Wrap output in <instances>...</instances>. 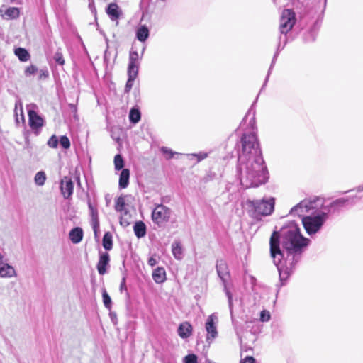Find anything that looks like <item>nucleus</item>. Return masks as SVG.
<instances>
[{"label": "nucleus", "mask_w": 363, "mask_h": 363, "mask_svg": "<svg viewBox=\"0 0 363 363\" xmlns=\"http://www.w3.org/2000/svg\"><path fill=\"white\" fill-rule=\"evenodd\" d=\"M309 242L301 235L300 228L295 223L282 228L281 235L274 231L271 235L270 255L279 271L281 285L294 272Z\"/></svg>", "instance_id": "1"}, {"label": "nucleus", "mask_w": 363, "mask_h": 363, "mask_svg": "<svg viewBox=\"0 0 363 363\" xmlns=\"http://www.w3.org/2000/svg\"><path fill=\"white\" fill-rule=\"evenodd\" d=\"M238 152V175L240 184L245 188L257 187L265 184L268 172L262 157L257 135L244 133Z\"/></svg>", "instance_id": "2"}, {"label": "nucleus", "mask_w": 363, "mask_h": 363, "mask_svg": "<svg viewBox=\"0 0 363 363\" xmlns=\"http://www.w3.org/2000/svg\"><path fill=\"white\" fill-rule=\"evenodd\" d=\"M323 206V199L322 198L306 199L294 206L289 213L291 216H297L303 218L306 216V214H313L314 211L320 208Z\"/></svg>", "instance_id": "3"}, {"label": "nucleus", "mask_w": 363, "mask_h": 363, "mask_svg": "<svg viewBox=\"0 0 363 363\" xmlns=\"http://www.w3.org/2000/svg\"><path fill=\"white\" fill-rule=\"evenodd\" d=\"M356 194L350 195L347 197H343L338 199H336L331 202L329 205H324L321 207L328 215L330 213H335V212L339 211L342 208L347 207L348 206H352L357 203L360 201L363 196L359 195L362 192H363V184L359 186L356 189Z\"/></svg>", "instance_id": "4"}, {"label": "nucleus", "mask_w": 363, "mask_h": 363, "mask_svg": "<svg viewBox=\"0 0 363 363\" xmlns=\"http://www.w3.org/2000/svg\"><path fill=\"white\" fill-rule=\"evenodd\" d=\"M328 218V213L323 209L322 211L315 216L308 215L302 218V223L309 235H312L318 232L324 223Z\"/></svg>", "instance_id": "5"}, {"label": "nucleus", "mask_w": 363, "mask_h": 363, "mask_svg": "<svg viewBox=\"0 0 363 363\" xmlns=\"http://www.w3.org/2000/svg\"><path fill=\"white\" fill-rule=\"evenodd\" d=\"M247 205L252 208L255 217L266 216L270 215L274 209V199L269 198L267 199H263L261 200H250L247 199Z\"/></svg>", "instance_id": "6"}, {"label": "nucleus", "mask_w": 363, "mask_h": 363, "mask_svg": "<svg viewBox=\"0 0 363 363\" xmlns=\"http://www.w3.org/2000/svg\"><path fill=\"white\" fill-rule=\"evenodd\" d=\"M216 267L217 274L222 281V284L223 286V290L225 293L226 296L228 297V305H229L230 312H232L233 295L228 288V281L230 279V272L228 270L227 263L223 259L218 260Z\"/></svg>", "instance_id": "7"}, {"label": "nucleus", "mask_w": 363, "mask_h": 363, "mask_svg": "<svg viewBox=\"0 0 363 363\" xmlns=\"http://www.w3.org/2000/svg\"><path fill=\"white\" fill-rule=\"evenodd\" d=\"M4 248L0 247V278L11 279L17 277V272L13 266L8 262Z\"/></svg>", "instance_id": "8"}, {"label": "nucleus", "mask_w": 363, "mask_h": 363, "mask_svg": "<svg viewBox=\"0 0 363 363\" xmlns=\"http://www.w3.org/2000/svg\"><path fill=\"white\" fill-rule=\"evenodd\" d=\"M28 116L29 125L35 132L44 125V119L37 113L38 106L35 104H30L26 106Z\"/></svg>", "instance_id": "9"}, {"label": "nucleus", "mask_w": 363, "mask_h": 363, "mask_svg": "<svg viewBox=\"0 0 363 363\" xmlns=\"http://www.w3.org/2000/svg\"><path fill=\"white\" fill-rule=\"evenodd\" d=\"M296 18L295 13L291 9H284L281 16L279 30L281 34L286 35L291 30L295 24Z\"/></svg>", "instance_id": "10"}, {"label": "nucleus", "mask_w": 363, "mask_h": 363, "mask_svg": "<svg viewBox=\"0 0 363 363\" xmlns=\"http://www.w3.org/2000/svg\"><path fill=\"white\" fill-rule=\"evenodd\" d=\"M171 216V210L168 207L159 204L152 212V219L158 225L167 222Z\"/></svg>", "instance_id": "11"}, {"label": "nucleus", "mask_w": 363, "mask_h": 363, "mask_svg": "<svg viewBox=\"0 0 363 363\" xmlns=\"http://www.w3.org/2000/svg\"><path fill=\"white\" fill-rule=\"evenodd\" d=\"M218 318L216 313H212L210 315L206 321L205 329L207 332L206 341L208 343H211L212 341L218 336Z\"/></svg>", "instance_id": "12"}, {"label": "nucleus", "mask_w": 363, "mask_h": 363, "mask_svg": "<svg viewBox=\"0 0 363 363\" xmlns=\"http://www.w3.org/2000/svg\"><path fill=\"white\" fill-rule=\"evenodd\" d=\"M145 48L143 47L141 55L140 56L137 50H134L133 48L129 53L128 71L138 72L140 66V60L142 58Z\"/></svg>", "instance_id": "13"}, {"label": "nucleus", "mask_w": 363, "mask_h": 363, "mask_svg": "<svg viewBox=\"0 0 363 363\" xmlns=\"http://www.w3.org/2000/svg\"><path fill=\"white\" fill-rule=\"evenodd\" d=\"M20 16V9L16 7H8L2 5L0 7V16L4 20L16 19Z\"/></svg>", "instance_id": "14"}, {"label": "nucleus", "mask_w": 363, "mask_h": 363, "mask_svg": "<svg viewBox=\"0 0 363 363\" xmlns=\"http://www.w3.org/2000/svg\"><path fill=\"white\" fill-rule=\"evenodd\" d=\"M74 183L72 178L64 177L61 179L60 190L65 199L69 198L73 194Z\"/></svg>", "instance_id": "15"}, {"label": "nucleus", "mask_w": 363, "mask_h": 363, "mask_svg": "<svg viewBox=\"0 0 363 363\" xmlns=\"http://www.w3.org/2000/svg\"><path fill=\"white\" fill-rule=\"evenodd\" d=\"M106 12L110 19L112 21H116L118 25V19L122 15V10L119 8L118 4L116 3L109 4L106 9Z\"/></svg>", "instance_id": "16"}, {"label": "nucleus", "mask_w": 363, "mask_h": 363, "mask_svg": "<svg viewBox=\"0 0 363 363\" xmlns=\"http://www.w3.org/2000/svg\"><path fill=\"white\" fill-rule=\"evenodd\" d=\"M110 262V256L107 252L99 253V260L97 263V270L100 275H104L106 273V267Z\"/></svg>", "instance_id": "17"}, {"label": "nucleus", "mask_w": 363, "mask_h": 363, "mask_svg": "<svg viewBox=\"0 0 363 363\" xmlns=\"http://www.w3.org/2000/svg\"><path fill=\"white\" fill-rule=\"evenodd\" d=\"M192 333V326L188 322L181 323L178 328V335L180 337L185 339L191 336Z\"/></svg>", "instance_id": "18"}, {"label": "nucleus", "mask_w": 363, "mask_h": 363, "mask_svg": "<svg viewBox=\"0 0 363 363\" xmlns=\"http://www.w3.org/2000/svg\"><path fill=\"white\" fill-rule=\"evenodd\" d=\"M70 240L77 244L80 242L83 238V230L82 228L77 227L71 230L69 234Z\"/></svg>", "instance_id": "19"}, {"label": "nucleus", "mask_w": 363, "mask_h": 363, "mask_svg": "<svg viewBox=\"0 0 363 363\" xmlns=\"http://www.w3.org/2000/svg\"><path fill=\"white\" fill-rule=\"evenodd\" d=\"M152 279L157 284H162L166 280V272L164 268L157 267L152 272Z\"/></svg>", "instance_id": "20"}, {"label": "nucleus", "mask_w": 363, "mask_h": 363, "mask_svg": "<svg viewBox=\"0 0 363 363\" xmlns=\"http://www.w3.org/2000/svg\"><path fill=\"white\" fill-rule=\"evenodd\" d=\"M130 170L128 169H123L119 177V188L125 189L129 184Z\"/></svg>", "instance_id": "21"}, {"label": "nucleus", "mask_w": 363, "mask_h": 363, "mask_svg": "<svg viewBox=\"0 0 363 363\" xmlns=\"http://www.w3.org/2000/svg\"><path fill=\"white\" fill-rule=\"evenodd\" d=\"M133 230L137 238H143L146 234V226L143 221H138L133 226Z\"/></svg>", "instance_id": "22"}, {"label": "nucleus", "mask_w": 363, "mask_h": 363, "mask_svg": "<svg viewBox=\"0 0 363 363\" xmlns=\"http://www.w3.org/2000/svg\"><path fill=\"white\" fill-rule=\"evenodd\" d=\"M172 252L174 258L181 260L183 257V249L179 242H174L172 244Z\"/></svg>", "instance_id": "23"}, {"label": "nucleus", "mask_w": 363, "mask_h": 363, "mask_svg": "<svg viewBox=\"0 0 363 363\" xmlns=\"http://www.w3.org/2000/svg\"><path fill=\"white\" fill-rule=\"evenodd\" d=\"M149 30L145 26H141L136 32V37L138 40L145 42L149 37Z\"/></svg>", "instance_id": "24"}, {"label": "nucleus", "mask_w": 363, "mask_h": 363, "mask_svg": "<svg viewBox=\"0 0 363 363\" xmlns=\"http://www.w3.org/2000/svg\"><path fill=\"white\" fill-rule=\"evenodd\" d=\"M14 53L21 62H27L30 57L29 52L23 48H16Z\"/></svg>", "instance_id": "25"}, {"label": "nucleus", "mask_w": 363, "mask_h": 363, "mask_svg": "<svg viewBox=\"0 0 363 363\" xmlns=\"http://www.w3.org/2000/svg\"><path fill=\"white\" fill-rule=\"evenodd\" d=\"M138 72L128 71V81L126 82L125 87V91L126 93L130 92V91L131 90V89L134 84V81L136 79V77H138Z\"/></svg>", "instance_id": "26"}, {"label": "nucleus", "mask_w": 363, "mask_h": 363, "mask_svg": "<svg viewBox=\"0 0 363 363\" xmlns=\"http://www.w3.org/2000/svg\"><path fill=\"white\" fill-rule=\"evenodd\" d=\"M102 245L106 250H111L113 247L112 235L110 232H106L104 235Z\"/></svg>", "instance_id": "27"}, {"label": "nucleus", "mask_w": 363, "mask_h": 363, "mask_svg": "<svg viewBox=\"0 0 363 363\" xmlns=\"http://www.w3.org/2000/svg\"><path fill=\"white\" fill-rule=\"evenodd\" d=\"M115 210L121 213H124L125 214L127 213V210L125 208V199L123 197L120 196L116 200Z\"/></svg>", "instance_id": "28"}, {"label": "nucleus", "mask_w": 363, "mask_h": 363, "mask_svg": "<svg viewBox=\"0 0 363 363\" xmlns=\"http://www.w3.org/2000/svg\"><path fill=\"white\" fill-rule=\"evenodd\" d=\"M46 179L47 177L45 173L43 171H40L35 174L34 182L37 186H42L45 184Z\"/></svg>", "instance_id": "29"}, {"label": "nucleus", "mask_w": 363, "mask_h": 363, "mask_svg": "<svg viewBox=\"0 0 363 363\" xmlns=\"http://www.w3.org/2000/svg\"><path fill=\"white\" fill-rule=\"evenodd\" d=\"M140 117H141L140 112L138 109L132 108L130 111L129 119L131 123H137L140 120Z\"/></svg>", "instance_id": "30"}, {"label": "nucleus", "mask_w": 363, "mask_h": 363, "mask_svg": "<svg viewBox=\"0 0 363 363\" xmlns=\"http://www.w3.org/2000/svg\"><path fill=\"white\" fill-rule=\"evenodd\" d=\"M114 167L115 169L118 171L123 169L124 160L119 154L116 155L114 157Z\"/></svg>", "instance_id": "31"}, {"label": "nucleus", "mask_w": 363, "mask_h": 363, "mask_svg": "<svg viewBox=\"0 0 363 363\" xmlns=\"http://www.w3.org/2000/svg\"><path fill=\"white\" fill-rule=\"evenodd\" d=\"M102 298H103V302H104V306L107 309H111V298L109 296V295L107 294L106 290L103 291Z\"/></svg>", "instance_id": "32"}, {"label": "nucleus", "mask_w": 363, "mask_h": 363, "mask_svg": "<svg viewBox=\"0 0 363 363\" xmlns=\"http://www.w3.org/2000/svg\"><path fill=\"white\" fill-rule=\"evenodd\" d=\"M283 48H284V46H283L281 48H280V44H279L278 47H277V50L276 53H275V54H274V57H273V60H272V62L271 66H270L269 69L268 73H267V78H266V79H265V82H264V84H263V86H262V87H264V86L266 85V84H267V81H268L269 76V74H270L271 70H272V67L274 66V64L275 63V61H276V60H277V56H278V55H279V50H280V49H283ZM262 89H263V88H262Z\"/></svg>", "instance_id": "33"}, {"label": "nucleus", "mask_w": 363, "mask_h": 363, "mask_svg": "<svg viewBox=\"0 0 363 363\" xmlns=\"http://www.w3.org/2000/svg\"><path fill=\"white\" fill-rule=\"evenodd\" d=\"M160 150L165 155L167 160L172 158L175 155H178L177 152L172 151V150L167 147H162Z\"/></svg>", "instance_id": "34"}, {"label": "nucleus", "mask_w": 363, "mask_h": 363, "mask_svg": "<svg viewBox=\"0 0 363 363\" xmlns=\"http://www.w3.org/2000/svg\"><path fill=\"white\" fill-rule=\"evenodd\" d=\"M87 204H88V207H89L91 218L98 217L97 208L95 206H94V205L91 203V199H89V196H88Z\"/></svg>", "instance_id": "35"}, {"label": "nucleus", "mask_w": 363, "mask_h": 363, "mask_svg": "<svg viewBox=\"0 0 363 363\" xmlns=\"http://www.w3.org/2000/svg\"><path fill=\"white\" fill-rule=\"evenodd\" d=\"M53 57H54V60L56 62V63H57L58 65H63L65 64V60H64L62 53L60 50H57L55 53Z\"/></svg>", "instance_id": "36"}, {"label": "nucleus", "mask_w": 363, "mask_h": 363, "mask_svg": "<svg viewBox=\"0 0 363 363\" xmlns=\"http://www.w3.org/2000/svg\"><path fill=\"white\" fill-rule=\"evenodd\" d=\"M59 143L64 149H68L70 147V141L65 135L60 137Z\"/></svg>", "instance_id": "37"}, {"label": "nucleus", "mask_w": 363, "mask_h": 363, "mask_svg": "<svg viewBox=\"0 0 363 363\" xmlns=\"http://www.w3.org/2000/svg\"><path fill=\"white\" fill-rule=\"evenodd\" d=\"M91 226L94 230V234L96 236L99 230V217L91 218Z\"/></svg>", "instance_id": "38"}, {"label": "nucleus", "mask_w": 363, "mask_h": 363, "mask_svg": "<svg viewBox=\"0 0 363 363\" xmlns=\"http://www.w3.org/2000/svg\"><path fill=\"white\" fill-rule=\"evenodd\" d=\"M58 143H59V141H58L57 138L55 135H52L48 140V145L50 147L55 148L57 147Z\"/></svg>", "instance_id": "39"}, {"label": "nucleus", "mask_w": 363, "mask_h": 363, "mask_svg": "<svg viewBox=\"0 0 363 363\" xmlns=\"http://www.w3.org/2000/svg\"><path fill=\"white\" fill-rule=\"evenodd\" d=\"M184 363H198L197 357L195 354H188L184 358Z\"/></svg>", "instance_id": "40"}, {"label": "nucleus", "mask_w": 363, "mask_h": 363, "mask_svg": "<svg viewBox=\"0 0 363 363\" xmlns=\"http://www.w3.org/2000/svg\"><path fill=\"white\" fill-rule=\"evenodd\" d=\"M38 69L35 65H30L25 70V75L28 77L31 74H35L37 72Z\"/></svg>", "instance_id": "41"}, {"label": "nucleus", "mask_w": 363, "mask_h": 363, "mask_svg": "<svg viewBox=\"0 0 363 363\" xmlns=\"http://www.w3.org/2000/svg\"><path fill=\"white\" fill-rule=\"evenodd\" d=\"M270 318V315L268 312H266L265 311H263L261 312L260 315V320L262 322L268 321Z\"/></svg>", "instance_id": "42"}, {"label": "nucleus", "mask_w": 363, "mask_h": 363, "mask_svg": "<svg viewBox=\"0 0 363 363\" xmlns=\"http://www.w3.org/2000/svg\"><path fill=\"white\" fill-rule=\"evenodd\" d=\"M120 291L121 292H123V291H128V289H127V286H126V278L125 277H123L122 278V280L121 281V284H120Z\"/></svg>", "instance_id": "43"}, {"label": "nucleus", "mask_w": 363, "mask_h": 363, "mask_svg": "<svg viewBox=\"0 0 363 363\" xmlns=\"http://www.w3.org/2000/svg\"><path fill=\"white\" fill-rule=\"evenodd\" d=\"M48 75H49V73L47 69H41V70H40L39 79H45L48 77Z\"/></svg>", "instance_id": "44"}, {"label": "nucleus", "mask_w": 363, "mask_h": 363, "mask_svg": "<svg viewBox=\"0 0 363 363\" xmlns=\"http://www.w3.org/2000/svg\"><path fill=\"white\" fill-rule=\"evenodd\" d=\"M193 155V156H194V157H198L197 161H198V162H199V161H201V160H202L205 159L206 157H207V155H207V153L201 152V153H199V154H198V155H196V154H194V155Z\"/></svg>", "instance_id": "45"}, {"label": "nucleus", "mask_w": 363, "mask_h": 363, "mask_svg": "<svg viewBox=\"0 0 363 363\" xmlns=\"http://www.w3.org/2000/svg\"><path fill=\"white\" fill-rule=\"evenodd\" d=\"M5 2L8 4H14L17 5L23 4V0H4Z\"/></svg>", "instance_id": "46"}, {"label": "nucleus", "mask_w": 363, "mask_h": 363, "mask_svg": "<svg viewBox=\"0 0 363 363\" xmlns=\"http://www.w3.org/2000/svg\"><path fill=\"white\" fill-rule=\"evenodd\" d=\"M148 264L151 267H154L155 265L157 264V260L156 259H155L154 257H151L148 259Z\"/></svg>", "instance_id": "47"}, {"label": "nucleus", "mask_w": 363, "mask_h": 363, "mask_svg": "<svg viewBox=\"0 0 363 363\" xmlns=\"http://www.w3.org/2000/svg\"><path fill=\"white\" fill-rule=\"evenodd\" d=\"M240 363H255V359L252 357H247L244 360L241 361Z\"/></svg>", "instance_id": "48"}, {"label": "nucleus", "mask_w": 363, "mask_h": 363, "mask_svg": "<svg viewBox=\"0 0 363 363\" xmlns=\"http://www.w3.org/2000/svg\"><path fill=\"white\" fill-rule=\"evenodd\" d=\"M89 8L91 9V12H95L96 13V9H95V6H94V0H90L89 1Z\"/></svg>", "instance_id": "49"}, {"label": "nucleus", "mask_w": 363, "mask_h": 363, "mask_svg": "<svg viewBox=\"0 0 363 363\" xmlns=\"http://www.w3.org/2000/svg\"><path fill=\"white\" fill-rule=\"evenodd\" d=\"M250 111H251V110H249V111L247 112V113L246 114V116H245V118H247V117L250 115ZM245 118H244L243 120H245Z\"/></svg>", "instance_id": "50"}, {"label": "nucleus", "mask_w": 363, "mask_h": 363, "mask_svg": "<svg viewBox=\"0 0 363 363\" xmlns=\"http://www.w3.org/2000/svg\"><path fill=\"white\" fill-rule=\"evenodd\" d=\"M21 113H23V109H22V108H21ZM21 115H23V114H21ZM22 119H23V121H24V117H23V116H22Z\"/></svg>", "instance_id": "51"}, {"label": "nucleus", "mask_w": 363, "mask_h": 363, "mask_svg": "<svg viewBox=\"0 0 363 363\" xmlns=\"http://www.w3.org/2000/svg\"><path fill=\"white\" fill-rule=\"evenodd\" d=\"M284 44H286V39L284 40Z\"/></svg>", "instance_id": "52"}, {"label": "nucleus", "mask_w": 363, "mask_h": 363, "mask_svg": "<svg viewBox=\"0 0 363 363\" xmlns=\"http://www.w3.org/2000/svg\"><path fill=\"white\" fill-rule=\"evenodd\" d=\"M324 4H325V5L326 4V0H325Z\"/></svg>", "instance_id": "53"}]
</instances>
